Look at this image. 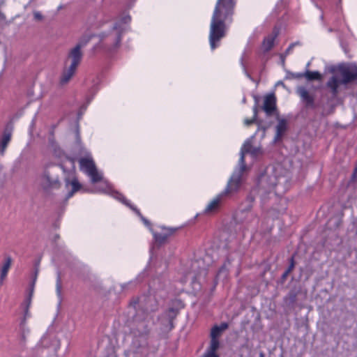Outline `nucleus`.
Returning a JSON list of instances; mask_svg holds the SVG:
<instances>
[{
	"mask_svg": "<svg viewBox=\"0 0 357 357\" xmlns=\"http://www.w3.org/2000/svg\"><path fill=\"white\" fill-rule=\"evenodd\" d=\"M131 17L129 15H126L116 22L112 26V31L109 33H101L99 34L100 41L105 39L109 40L111 45L110 50H113L119 47L121 41V36L126 30L127 24L130 22Z\"/></svg>",
	"mask_w": 357,
	"mask_h": 357,
	"instance_id": "5",
	"label": "nucleus"
},
{
	"mask_svg": "<svg viewBox=\"0 0 357 357\" xmlns=\"http://www.w3.org/2000/svg\"><path fill=\"white\" fill-rule=\"evenodd\" d=\"M12 259L10 257H6L3 266L1 268L0 276L6 278L8 271L11 266Z\"/></svg>",
	"mask_w": 357,
	"mask_h": 357,
	"instance_id": "25",
	"label": "nucleus"
},
{
	"mask_svg": "<svg viewBox=\"0 0 357 357\" xmlns=\"http://www.w3.org/2000/svg\"><path fill=\"white\" fill-rule=\"evenodd\" d=\"M245 74L247 75V77L250 79L252 81H254V79L252 78V77L250 76V75L245 70Z\"/></svg>",
	"mask_w": 357,
	"mask_h": 357,
	"instance_id": "49",
	"label": "nucleus"
},
{
	"mask_svg": "<svg viewBox=\"0 0 357 357\" xmlns=\"http://www.w3.org/2000/svg\"><path fill=\"white\" fill-rule=\"evenodd\" d=\"M340 84H343L341 79H338L335 75L332 76L326 83V86L330 89L332 95L335 97L338 94V87Z\"/></svg>",
	"mask_w": 357,
	"mask_h": 357,
	"instance_id": "18",
	"label": "nucleus"
},
{
	"mask_svg": "<svg viewBox=\"0 0 357 357\" xmlns=\"http://www.w3.org/2000/svg\"><path fill=\"white\" fill-rule=\"evenodd\" d=\"M236 0H217L210 24L209 43L212 50L226 36L227 24L233 21Z\"/></svg>",
	"mask_w": 357,
	"mask_h": 357,
	"instance_id": "1",
	"label": "nucleus"
},
{
	"mask_svg": "<svg viewBox=\"0 0 357 357\" xmlns=\"http://www.w3.org/2000/svg\"><path fill=\"white\" fill-rule=\"evenodd\" d=\"M4 0H0V3H3Z\"/></svg>",
	"mask_w": 357,
	"mask_h": 357,
	"instance_id": "55",
	"label": "nucleus"
},
{
	"mask_svg": "<svg viewBox=\"0 0 357 357\" xmlns=\"http://www.w3.org/2000/svg\"><path fill=\"white\" fill-rule=\"evenodd\" d=\"M68 160L70 162L72 168L74 169V161H73V160L70 159V158H68ZM64 180H65L66 188H68L69 185H70L72 186L71 190H70L68 192L67 195H66V197L68 199V198H70L71 197H73V195L76 192H77L78 190H80L81 184L79 183L78 180L75 176V171H74V169L70 170L68 172V174L66 176Z\"/></svg>",
	"mask_w": 357,
	"mask_h": 357,
	"instance_id": "8",
	"label": "nucleus"
},
{
	"mask_svg": "<svg viewBox=\"0 0 357 357\" xmlns=\"http://www.w3.org/2000/svg\"><path fill=\"white\" fill-rule=\"evenodd\" d=\"M153 305H152L151 308L150 309L151 312H155L158 310V303L155 301H153Z\"/></svg>",
	"mask_w": 357,
	"mask_h": 357,
	"instance_id": "42",
	"label": "nucleus"
},
{
	"mask_svg": "<svg viewBox=\"0 0 357 357\" xmlns=\"http://www.w3.org/2000/svg\"><path fill=\"white\" fill-rule=\"evenodd\" d=\"M59 238H60L59 235V234H56V235L54 236V241H56Z\"/></svg>",
	"mask_w": 357,
	"mask_h": 357,
	"instance_id": "50",
	"label": "nucleus"
},
{
	"mask_svg": "<svg viewBox=\"0 0 357 357\" xmlns=\"http://www.w3.org/2000/svg\"><path fill=\"white\" fill-rule=\"evenodd\" d=\"M33 17H34V19L38 21H40L43 18V16L42 15V14L38 11L33 12Z\"/></svg>",
	"mask_w": 357,
	"mask_h": 357,
	"instance_id": "38",
	"label": "nucleus"
},
{
	"mask_svg": "<svg viewBox=\"0 0 357 357\" xmlns=\"http://www.w3.org/2000/svg\"><path fill=\"white\" fill-rule=\"evenodd\" d=\"M61 289H62V283L60 272L57 273L56 282V291L57 296L61 298Z\"/></svg>",
	"mask_w": 357,
	"mask_h": 357,
	"instance_id": "30",
	"label": "nucleus"
},
{
	"mask_svg": "<svg viewBox=\"0 0 357 357\" xmlns=\"http://www.w3.org/2000/svg\"><path fill=\"white\" fill-rule=\"evenodd\" d=\"M293 49H294L293 45H291L290 44L289 45V47L287 48V50H285V52L280 55V57L282 59V62L283 64L284 63L285 57L292 52Z\"/></svg>",
	"mask_w": 357,
	"mask_h": 357,
	"instance_id": "32",
	"label": "nucleus"
},
{
	"mask_svg": "<svg viewBox=\"0 0 357 357\" xmlns=\"http://www.w3.org/2000/svg\"><path fill=\"white\" fill-rule=\"evenodd\" d=\"M76 70V68L73 66H69L68 68L65 69L60 77L59 83L61 85H65L69 82L73 75L75 74Z\"/></svg>",
	"mask_w": 357,
	"mask_h": 357,
	"instance_id": "19",
	"label": "nucleus"
},
{
	"mask_svg": "<svg viewBox=\"0 0 357 357\" xmlns=\"http://www.w3.org/2000/svg\"><path fill=\"white\" fill-rule=\"evenodd\" d=\"M115 197L120 200L122 203L128 206L130 209H132L140 218L143 217L139 210L136 208L135 206L132 205L128 200L126 199V197L121 193H116Z\"/></svg>",
	"mask_w": 357,
	"mask_h": 357,
	"instance_id": "22",
	"label": "nucleus"
},
{
	"mask_svg": "<svg viewBox=\"0 0 357 357\" xmlns=\"http://www.w3.org/2000/svg\"><path fill=\"white\" fill-rule=\"evenodd\" d=\"M305 77L307 81H313V80H321L322 75L318 71H310L306 70L305 72Z\"/></svg>",
	"mask_w": 357,
	"mask_h": 357,
	"instance_id": "24",
	"label": "nucleus"
},
{
	"mask_svg": "<svg viewBox=\"0 0 357 357\" xmlns=\"http://www.w3.org/2000/svg\"><path fill=\"white\" fill-rule=\"evenodd\" d=\"M309 66H310V63H307L306 67L307 68V67H309Z\"/></svg>",
	"mask_w": 357,
	"mask_h": 357,
	"instance_id": "56",
	"label": "nucleus"
},
{
	"mask_svg": "<svg viewBox=\"0 0 357 357\" xmlns=\"http://www.w3.org/2000/svg\"><path fill=\"white\" fill-rule=\"evenodd\" d=\"M54 155L59 158H61L64 156V153L59 147L55 146L54 148Z\"/></svg>",
	"mask_w": 357,
	"mask_h": 357,
	"instance_id": "34",
	"label": "nucleus"
},
{
	"mask_svg": "<svg viewBox=\"0 0 357 357\" xmlns=\"http://www.w3.org/2000/svg\"><path fill=\"white\" fill-rule=\"evenodd\" d=\"M90 176L92 183H97L102 179V176L98 172L96 167H95L93 171H91L88 174Z\"/></svg>",
	"mask_w": 357,
	"mask_h": 357,
	"instance_id": "28",
	"label": "nucleus"
},
{
	"mask_svg": "<svg viewBox=\"0 0 357 357\" xmlns=\"http://www.w3.org/2000/svg\"><path fill=\"white\" fill-rule=\"evenodd\" d=\"M220 346V342L218 339L217 338H211L210 346L206 349L205 352L209 354H217L216 351L218 349Z\"/></svg>",
	"mask_w": 357,
	"mask_h": 357,
	"instance_id": "26",
	"label": "nucleus"
},
{
	"mask_svg": "<svg viewBox=\"0 0 357 357\" xmlns=\"http://www.w3.org/2000/svg\"><path fill=\"white\" fill-rule=\"evenodd\" d=\"M13 127L7 125L0 139V155H3L12 137Z\"/></svg>",
	"mask_w": 357,
	"mask_h": 357,
	"instance_id": "12",
	"label": "nucleus"
},
{
	"mask_svg": "<svg viewBox=\"0 0 357 357\" xmlns=\"http://www.w3.org/2000/svg\"><path fill=\"white\" fill-rule=\"evenodd\" d=\"M254 98L255 100V104L253 107V117L256 119H257V114H258V107H257V105H258V98L255 96H254Z\"/></svg>",
	"mask_w": 357,
	"mask_h": 357,
	"instance_id": "35",
	"label": "nucleus"
},
{
	"mask_svg": "<svg viewBox=\"0 0 357 357\" xmlns=\"http://www.w3.org/2000/svg\"><path fill=\"white\" fill-rule=\"evenodd\" d=\"M296 93L304 102L306 108L316 109L318 107V105L315 102L314 96L310 94L304 86H299Z\"/></svg>",
	"mask_w": 357,
	"mask_h": 357,
	"instance_id": "10",
	"label": "nucleus"
},
{
	"mask_svg": "<svg viewBox=\"0 0 357 357\" xmlns=\"http://www.w3.org/2000/svg\"><path fill=\"white\" fill-rule=\"evenodd\" d=\"M278 183V178L273 172L261 175L258 180L257 187L250 191L244 202L242 203L239 211L240 215H243L244 213H247L250 219H257V215L251 211L255 200V195L259 194L261 197L262 202H265L266 195L273 190L277 186Z\"/></svg>",
	"mask_w": 357,
	"mask_h": 357,
	"instance_id": "2",
	"label": "nucleus"
},
{
	"mask_svg": "<svg viewBox=\"0 0 357 357\" xmlns=\"http://www.w3.org/2000/svg\"><path fill=\"white\" fill-rule=\"evenodd\" d=\"M129 284H123L121 285L123 289H126Z\"/></svg>",
	"mask_w": 357,
	"mask_h": 357,
	"instance_id": "51",
	"label": "nucleus"
},
{
	"mask_svg": "<svg viewBox=\"0 0 357 357\" xmlns=\"http://www.w3.org/2000/svg\"><path fill=\"white\" fill-rule=\"evenodd\" d=\"M228 324L223 322L220 326H214L211 331V338H217L221 335L222 332L228 328Z\"/></svg>",
	"mask_w": 357,
	"mask_h": 357,
	"instance_id": "21",
	"label": "nucleus"
},
{
	"mask_svg": "<svg viewBox=\"0 0 357 357\" xmlns=\"http://www.w3.org/2000/svg\"><path fill=\"white\" fill-rule=\"evenodd\" d=\"M80 169L88 174L91 171L96 167L95 163L90 155L81 158L79 160Z\"/></svg>",
	"mask_w": 357,
	"mask_h": 357,
	"instance_id": "14",
	"label": "nucleus"
},
{
	"mask_svg": "<svg viewBox=\"0 0 357 357\" xmlns=\"http://www.w3.org/2000/svg\"><path fill=\"white\" fill-rule=\"evenodd\" d=\"M351 181H357V166L355 167L354 171L351 176Z\"/></svg>",
	"mask_w": 357,
	"mask_h": 357,
	"instance_id": "41",
	"label": "nucleus"
},
{
	"mask_svg": "<svg viewBox=\"0 0 357 357\" xmlns=\"http://www.w3.org/2000/svg\"><path fill=\"white\" fill-rule=\"evenodd\" d=\"M291 45H293V47H294L296 46H301L302 43L300 41H296L294 43H291Z\"/></svg>",
	"mask_w": 357,
	"mask_h": 357,
	"instance_id": "47",
	"label": "nucleus"
},
{
	"mask_svg": "<svg viewBox=\"0 0 357 357\" xmlns=\"http://www.w3.org/2000/svg\"><path fill=\"white\" fill-rule=\"evenodd\" d=\"M38 270L36 269V272H35V278L33 279V284L29 289V294L27 295V296L26 297L22 305L24 307H30V305H31V299H32V296H33V289H34V283H35V281H36V276H37V274H38Z\"/></svg>",
	"mask_w": 357,
	"mask_h": 357,
	"instance_id": "23",
	"label": "nucleus"
},
{
	"mask_svg": "<svg viewBox=\"0 0 357 357\" xmlns=\"http://www.w3.org/2000/svg\"><path fill=\"white\" fill-rule=\"evenodd\" d=\"M262 109L267 116H272L276 111V98L273 93L268 94L264 97Z\"/></svg>",
	"mask_w": 357,
	"mask_h": 357,
	"instance_id": "11",
	"label": "nucleus"
},
{
	"mask_svg": "<svg viewBox=\"0 0 357 357\" xmlns=\"http://www.w3.org/2000/svg\"><path fill=\"white\" fill-rule=\"evenodd\" d=\"M236 176H231L227 182L225 189L218 194L205 208V213L216 212L223 202L236 193L241 186V183L235 180Z\"/></svg>",
	"mask_w": 357,
	"mask_h": 357,
	"instance_id": "4",
	"label": "nucleus"
},
{
	"mask_svg": "<svg viewBox=\"0 0 357 357\" xmlns=\"http://www.w3.org/2000/svg\"><path fill=\"white\" fill-rule=\"evenodd\" d=\"M29 310V307H24V317L22 319H25V321H26V319L30 317V316H31Z\"/></svg>",
	"mask_w": 357,
	"mask_h": 357,
	"instance_id": "39",
	"label": "nucleus"
},
{
	"mask_svg": "<svg viewBox=\"0 0 357 357\" xmlns=\"http://www.w3.org/2000/svg\"><path fill=\"white\" fill-rule=\"evenodd\" d=\"M287 130V121L284 119H278V125L275 127L274 142L279 141Z\"/></svg>",
	"mask_w": 357,
	"mask_h": 357,
	"instance_id": "15",
	"label": "nucleus"
},
{
	"mask_svg": "<svg viewBox=\"0 0 357 357\" xmlns=\"http://www.w3.org/2000/svg\"><path fill=\"white\" fill-rule=\"evenodd\" d=\"M342 76L341 82L346 85L357 79V65H341L338 68Z\"/></svg>",
	"mask_w": 357,
	"mask_h": 357,
	"instance_id": "7",
	"label": "nucleus"
},
{
	"mask_svg": "<svg viewBox=\"0 0 357 357\" xmlns=\"http://www.w3.org/2000/svg\"><path fill=\"white\" fill-rule=\"evenodd\" d=\"M130 305L134 307V308H136L137 305H138V299L134 300L130 303Z\"/></svg>",
	"mask_w": 357,
	"mask_h": 357,
	"instance_id": "46",
	"label": "nucleus"
},
{
	"mask_svg": "<svg viewBox=\"0 0 357 357\" xmlns=\"http://www.w3.org/2000/svg\"><path fill=\"white\" fill-rule=\"evenodd\" d=\"M278 35V31L275 29L271 35L264 39L262 46L265 52H268L272 49Z\"/></svg>",
	"mask_w": 357,
	"mask_h": 357,
	"instance_id": "17",
	"label": "nucleus"
},
{
	"mask_svg": "<svg viewBox=\"0 0 357 357\" xmlns=\"http://www.w3.org/2000/svg\"><path fill=\"white\" fill-rule=\"evenodd\" d=\"M34 120L32 121L31 126L33 127L34 126Z\"/></svg>",
	"mask_w": 357,
	"mask_h": 357,
	"instance_id": "52",
	"label": "nucleus"
},
{
	"mask_svg": "<svg viewBox=\"0 0 357 357\" xmlns=\"http://www.w3.org/2000/svg\"><path fill=\"white\" fill-rule=\"evenodd\" d=\"M69 58L72 59L70 66L75 67L77 68V66L79 64L82 57V53L81 52V49L79 47L75 46L69 52L68 54Z\"/></svg>",
	"mask_w": 357,
	"mask_h": 357,
	"instance_id": "16",
	"label": "nucleus"
},
{
	"mask_svg": "<svg viewBox=\"0 0 357 357\" xmlns=\"http://www.w3.org/2000/svg\"><path fill=\"white\" fill-rule=\"evenodd\" d=\"M94 36L92 34H84L83 35L79 40L78 43L75 45L76 47H79L80 49L84 47L87 45V43L91 40V39Z\"/></svg>",
	"mask_w": 357,
	"mask_h": 357,
	"instance_id": "27",
	"label": "nucleus"
},
{
	"mask_svg": "<svg viewBox=\"0 0 357 357\" xmlns=\"http://www.w3.org/2000/svg\"><path fill=\"white\" fill-rule=\"evenodd\" d=\"M30 333V330L27 326L25 319H22L20 323V344L24 346L26 340V336Z\"/></svg>",
	"mask_w": 357,
	"mask_h": 357,
	"instance_id": "20",
	"label": "nucleus"
},
{
	"mask_svg": "<svg viewBox=\"0 0 357 357\" xmlns=\"http://www.w3.org/2000/svg\"><path fill=\"white\" fill-rule=\"evenodd\" d=\"M255 123H257L259 126H260V123H261L257 119H255L254 117H252L251 119H245V121H244L245 125H246L248 126H249Z\"/></svg>",
	"mask_w": 357,
	"mask_h": 357,
	"instance_id": "36",
	"label": "nucleus"
},
{
	"mask_svg": "<svg viewBox=\"0 0 357 357\" xmlns=\"http://www.w3.org/2000/svg\"><path fill=\"white\" fill-rule=\"evenodd\" d=\"M61 170L66 172L63 165H56L53 163L45 165L40 176V185L46 194H50L54 190H58L61 186L59 175Z\"/></svg>",
	"mask_w": 357,
	"mask_h": 357,
	"instance_id": "3",
	"label": "nucleus"
},
{
	"mask_svg": "<svg viewBox=\"0 0 357 357\" xmlns=\"http://www.w3.org/2000/svg\"><path fill=\"white\" fill-rule=\"evenodd\" d=\"M5 279H6V278H1V277L0 276V287L2 286V284H3V281H4V280H5Z\"/></svg>",
	"mask_w": 357,
	"mask_h": 357,
	"instance_id": "48",
	"label": "nucleus"
},
{
	"mask_svg": "<svg viewBox=\"0 0 357 357\" xmlns=\"http://www.w3.org/2000/svg\"><path fill=\"white\" fill-rule=\"evenodd\" d=\"M259 152V149L258 148L252 146V149H251V151L249 152V153H250L253 156H256V155H257Z\"/></svg>",
	"mask_w": 357,
	"mask_h": 357,
	"instance_id": "40",
	"label": "nucleus"
},
{
	"mask_svg": "<svg viewBox=\"0 0 357 357\" xmlns=\"http://www.w3.org/2000/svg\"><path fill=\"white\" fill-rule=\"evenodd\" d=\"M260 357H264V354L262 353L260 354Z\"/></svg>",
	"mask_w": 357,
	"mask_h": 357,
	"instance_id": "54",
	"label": "nucleus"
},
{
	"mask_svg": "<svg viewBox=\"0 0 357 357\" xmlns=\"http://www.w3.org/2000/svg\"><path fill=\"white\" fill-rule=\"evenodd\" d=\"M141 220L143 221L145 225H146L147 227H151V222L144 216L141 218Z\"/></svg>",
	"mask_w": 357,
	"mask_h": 357,
	"instance_id": "44",
	"label": "nucleus"
},
{
	"mask_svg": "<svg viewBox=\"0 0 357 357\" xmlns=\"http://www.w3.org/2000/svg\"><path fill=\"white\" fill-rule=\"evenodd\" d=\"M252 149V145L251 142L249 140H247L243 144V146L241 147V152H240V158L238 161L239 167L234 170L232 175L231 176H234L236 181H238L241 183V177L243 172L245 170L246 165H245V155L247 153H249V152L251 151V149Z\"/></svg>",
	"mask_w": 357,
	"mask_h": 357,
	"instance_id": "6",
	"label": "nucleus"
},
{
	"mask_svg": "<svg viewBox=\"0 0 357 357\" xmlns=\"http://www.w3.org/2000/svg\"><path fill=\"white\" fill-rule=\"evenodd\" d=\"M289 273H287V271H285L281 276L282 280L284 281Z\"/></svg>",
	"mask_w": 357,
	"mask_h": 357,
	"instance_id": "45",
	"label": "nucleus"
},
{
	"mask_svg": "<svg viewBox=\"0 0 357 357\" xmlns=\"http://www.w3.org/2000/svg\"><path fill=\"white\" fill-rule=\"evenodd\" d=\"M295 262H294V256L293 255L289 259V266L288 268L286 270L287 273H291L292 270L294 268Z\"/></svg>",
	"mask_w": 357,
	"mask_h": 357,
	"instance_id": "37",
	"label": "nucleus"
},
{
	"mask_svg": "<svg viewBox=\"0 0 357 357\" xmlns=\"http://www.w3.org/2000/svg\"><path fill=\"white\" fill-rule=\"evenodd\" d=\"M202 357H219L218 354H209L205 352Z\"/></svg>",
	"mask_w": 357,
	"mask_h": 357,
	"instance_id": "43",
	"label": "nucleus"
},
{
	"mask_svg": "<svg viewBox=\"0 0 357 357\" xmlns=\"http://www.w3.org/2000/svg\"><path fill=\"white\" fill-rule=\"evenodd\" d=\"M328 31H329V32H332V31H333V29L330 28V29H328Z\"/></svg>",
	"mask_w": 357,
	"mask_h": 357,
	"instance_id": "53",
	"label": "nucleus"
},
{
	"mask_svg": "<svg viewBox=\"0 0 357 357\" xmlns=\"http://www.w3.org/2000/svg\"><path fill=\"white\" fill-rule=\"evenodd\" d=\"M165 232L164 233L153 232L154 240L159 245L164 244L167 241V238L178 230V228L168 227L165 228Z\"/></svg>",
	"mask_w": 357,
	"mask_h": 357,
	"instance_id": "13",
	"label": "nucleus"
},
{
	"mask_svg": "<svg viewBox=\"0 0 357 357\" xmlns=\"http://www.w3.org/2000/svg\"><path fill=\"white\" fill-rule=\"evenodd\" d=\"M178 314V310L174 307H169L158 317V321L165 330H172L174 328L173 321Z\"/></svg>",
	"mask_w": 357,
	"mask_h": 357,
	"instance_id": "9",
	"label": "nucleus"
},
{
	"mask_svg": "<svg viewBox=\"0 0 357 357\" xmlns=\"http://www.w3.org/2000/svg\"><path fill=\"white\" fill-rule=\"evenodd\" d=\"M296 293L294 291H290L284 298V301L288 305H294L296 302Z\"/></svg>",
	"mask_w": 357,
	"mask_h": 357,
	"instance_id": "29",
	"label": "nucleus"
},
{
	"mask_svg": "<svg viewBox=\"0 0 357 357\" xmlns=\"http://www.w3.org/2000/svg\"><path fill=\"white\" fill-rule=\"evenodd\" d=\"M289 77L292 79H301L305 77V73H291L289 75Z\"/></svg>",
	"mask_w": 357,
	"mask_h": 357,
	"instance_id": "33",
	"label": "nucleus"
},
{
	"mask_svg": "<svg viewBox=\"0 0 357 357\" xmlns=\"http://www.w3.org/2000/svg\"><path fill=\"white\" fill-rule=\"evenodd\" d=\"M237 217L241 222L245 223L246 225H249V224L252 223L254 220H256V219H250L248 216L247 213H244L243 215H240V211L238 213Z\"/></svg>",
	"mask_w": 357,
	"mask_h": 357,
	"instance_id": "31",
	"label": "nucleus"
}]
</instances>
